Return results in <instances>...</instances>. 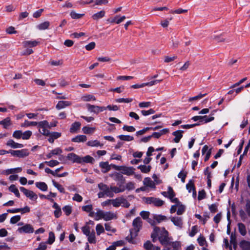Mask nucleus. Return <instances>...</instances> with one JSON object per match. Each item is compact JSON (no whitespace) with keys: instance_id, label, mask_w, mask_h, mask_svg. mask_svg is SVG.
Returning <instances> with one entry per match:
<instances>
[{"instance_id":"1","label":"nucleus","mask_w":250,"mask_h":250,"mask_svg":"<svg viewBox=\"0 0 250 250\" xmlns=\"http://www.w3.org/2000/svg\"><path fill=\"white\" fill-rule=\"evenodd\" d=\"M158 236V240L162 245L167 246L171 245V238L168 237V232L165 228H160Z\"/></svg>"},{"instance_id":"2","label":"nucleus","mask_w":250,"mask_h":250,"mask_svg":"<svg viewBox=\"0 0 250 250\" xmlns=\"http://www.w3.org/2000/svg\"><path fill=\"white\" fill-rule=\"evenodd\" d=\"M143 226V222L140 217L135 218L132 222L133 229H130V233L131 236H136L138 233L141 229Z\"/></svg>"},{"instance_id":"3","label":"nucleus","mask_w":250,"mask_h":250,"mask_svg":"<svg viewBox=\"0 0 250 250\" xmlns=\"http://www.w3.org/2000/svg\"><path fill=\"white\" fill-rule=\"evenodd\" d=\"M143 200L146 204H153L156 207H161L164 204L163 200L153 197H145Z\"/></svg>"},{"instance_id":"4","label":"nucleus","mask_w":250,"mask_h":250,"mask_svg":"<svg viewBox=\"0 0 250 250\" xmlns=\"http://www.w3.org/2000/svg\"><path fill=\"white\" fill-rule=\"evenodd\" d=\"M98 187L100 190H101L105 196L109 197H113L114 194L112 193L111 190H110V187L109 188L108 186L103 183H100L98 185Z\"/></svg>"},{"instance_id":"5","label":"nucleus","mask_w":250,"mask_h":250,"mask_svg":"<svg viewBox=\"0 0 250 250\" xmlns=\"http://www.w3.org/2000/svg\"><path fill=\"white\" fill-rule=\"evenodd\" d=\"M86 106L88 111L90 112H93L96 114H98L100 112H103V111L106 110L105 106H99L95 105H91L89 104H86Z\"/></svg>"},{"instance_id":"6","label":"nucleus","mask_w":250,"mask_h":250,"mask_svg":"<svg viewBox=\"0 0 250 250\" xmlns=\"http://www.w3.org/2000/svg\"><path fill=\"white\" fill-rule=\"evenodd\" d=\"M153 218L154 220L151 219L147 220V222L152 226L155 225L156 223H160L162 221L167 220V217L163 215L154 214L153 215Z\"/></svg>"},{"instance_id":"7","label":"nucleus","mask_w":250,"mask_h":250,"mask_svg":"<svg viewBox=\"0 0 250 250\" xmlns=\"http://www.w3.org/2000/svg\"><path fill=\"white\" fill-rule=\"evenodd\" d=\"M109 176L113 177L114 180L117 182V185L121 184L123 185L125 183V177L120 173L115 172L113 174H109Z\"/></svg>"},{"instance_id":"8","label":"nucleus","mask_w":250,"mask_h":250,"mask_svg":"<svg viewBox=\"0 0 250 250\" xmlns=\"http://www.w3.org/2000/svg\"><path fill=\"white\" fill-rule=\"evenodd\" d=\"M17 231L20 233H31L34 232V229L30 224H26L22 227L19 228Z\"/></svg>"},{"instance_id":"9","label":"nucleus","mask_w":250,"mask_h":250,"mask_svg":"<svg viewBox=\"0 0 250 250\" xmlns=\"http://www.w3.org/2000/svg\"><path fill=\"white\" fill-rule=\"evenodd\" d=\"M20 189L27 197L31 200H36L38 198L37 194L33 191L29 190L22 187H20Z\"/></svg>"},{"instance_id":"10","label":"nucleus","mask_w":250,"mask_h":250,"mask_svg":"<svg viewBox=\"0 0 250 250\" xmlns=\"http://www.w3.org/2000/svg\"><path fill=\"white\" fill-rule=\"evenodd\" d=\"M117 218L116 213L111 211H104L103 219L104 221H108Z\"/></svg>"},{"instance_id":"11","label":"nucleus","mask_w":250,"mask_h":250,"mask_svg":"<svg viewBox=\"0 0 250 250\" xmlns=\"http://www.w3.org/2000/svg\"><path fill=\"white\" fill-rule=\"evenodd\" d=\"M134 168L132 167H127L125 166H121L120 170L121 171V173L126 175H131L134 173Z\"/></svg>"},{"instance_id":"12","label":"nucleus","mask_w":250,"mask_h":250,"mask_svg":"<svg viewBox=\"0 0 250 250\" xmlns=\"http://www.w3.org/2000/svg\"><path fill=\"white\" fill-rule=\"evenodd\" d=\"M67 159L73 163L81 164V157L74 153H70L67 154Z\"/></svg>"},{"instance_id":"13","label":"nucleus","mask_w":250,"mask_h":250,"mask_svg":"<svg viewBox=\"0 0 250 250\" xmlns=\"http://www.w3.org/2000/svg\"><path fill=\"white\" fill-rule=\"evenodd\" d=\"M70 105H71V103L69 101H60L58 102V104L56 106V108L58 110H60L61 109L65 108V107L70 106Z\"/></svg>"},{"instance_id":"14","label":"nucleus","mask_w":250,"mask_h":250,"mask_svg":"<svg viewBox=\"0 0 250 250\" xmlns=\"http://www.w3.org/2000/svg\"><path fill=\"white\" fill-rule=\"evenodd\" d=\"M118 187L115 186H110V190L112 192V193H119L120 192H123L125 190V187L123 185H121V184L117 185Z\"/></svg>"},{"instance_id":"15","label":"nucleus","mask_w":250,"mask_h":250,"mask_svg":"<svg viewBox=\"0 0 250 250\" xmlns=\"http://www.w3.org/2000/svg\"><path fill=\"white\" fill-rule=\"evenodd\" d=\"M99 166L102 168V172L105 173L111 169V166L108 164L107 162H102L100 163Z\"/></svg>"},{"instance_id":"16","label":"nucleus","mask_w":250,"mask_h":250,"mask_svg":"<svg viewBox=\"0 0 250 250\" xmlns=\"http://www.w3.org/2000/svg\"><path fill=\"white\" fill-rule=\"evenodd\" d=\"M184 132L183 130H177L172 133V135L175 136V138L173 139V141L176 143H178L179 142L180 140L183 137L182 133Z\"/></svg>"},{"instance_id":"17","label":"nucleus","mask_w":250,"mask_h":250,"mask_svg":"<svg viewBox=\"0 0 250 250\" xmlns=\"http://www.w3.org/2000/svg\"><path fill=\"white\" fill-rule=\"evenodd\" d=\"M6 145L13 148H21L23 146L22 144L16 143L14 140L11 139L9 140L7 142Z\"/></svg>"},{"instance_id":"18","label":"nucleus","mask_w":250,"mask_h":250,"mask_svg":"<svg viewBox=\"0 0 250 250\" xmlns=\"http://www.w3.org/2000/svg\"><path fill=\"white\" fill-rule=\"evenodd\" d=\"M170 220L175 226H176L180 228H182L183 225L182 219L181 217H172Z\"/></svg>"},{"instance_id":"19","label":"nucleus","mask_w":250,"mask_h":250,"mask_svg":"<svg viewBox=\"0 0 250 250\" xmlns=\"http://www.w3.org/2000/svg\"><path fill=\"white\" fill-rule=\"evenodd\" d=\"M61 136V133L58 132H50V135H49V138L48 139V141L50 143H53L55 139H58Z\"/></svg>"},{"instance_id":"20","label":"nucleus","mask_w":250,"mask_h":250,"mask_svg":"<svg viewBox=\"0 0 250 250\" xmlns=\"http://www.w3.org/2000/svg\"><path fill=\"white\" fill-rule=\"evenodd\" d=\"M239 246L242 250H250V242L243 240L240 242Z\"/></svg>"},{"instance_id":"21","label":"nucleus","mask_w":250,"mask_h":250,"mask_svg":"<svg viewBox=\"0 0 250 250\" xmlns=\"http://www.w3.org/2000/svg\"><path fill=\"white\" fill-rule=\"evenodd\" d=\"M87 137L84 135H79L73 138L71 140L72 142L76 143L84 142L86 141Z\"/></svg>"},{"instance_id":"22","label":"nucleus","mask_w":250,"mask_h":250,"mask_svg":"<svg viewBox=\"0 0 250 250\" xmlns=\"http://www.w3.org/2000/svg\"><path fill=\"white\" fill-rule=\"evenodd\" d=\"M238 229L240 234L243 236L247 234L246 226L242 223H239L237 224Z\"/></svg>"},{"instance_id":"23","label":"nucleus","mask_w":250,"mask_h":250,"mask_svg":"<svg viewBox=\"0 0 250 250\" xmlns=\"http://www.w3.org/2000/svg\"><path fill=\"white\" fill-rule=\"evenodd\" d=\"M213 115H214V113H212L211 116H209V117H208L207 115L201 116L200 123L206 124V123H208L212 121L214 119V117L213 116H212Z\"/></svg>"},{"instance_id":"24","label":"nucleus","mask_w":250,"mask_h":250,"mask_svg":"<svg viewBox=\"0 0 250 250\" xmlns=\"http://www.w3.org/2000/svg\"><path fill=\"white\" fill-rule=\"evenodd\" d=\"M81 124L80 122H76L71 125L70 128L71 133H75L80 128Z\"/></svg>"},{"instance_id":"25","label":"nucleus","mask_w":250,"mask_h":250,"mask_svg":"<svg viewBox=\"0 0 250 250\" xmlns=\"http://www.w3.org/2000/svg\"><path fill=\"white\" fill-rule=\"evenodd\" d=\"M39 43V42L36 41H26L23 42L24 47H32L36 46Z\"/></svg>"},{"instance_id":"26","label":"nucleus","mask_w":250,"mask_h":250,"mask_svg":"<svg viewBox=\"0 0 250 250\" xmlns=\"http://www.w3.org/2000/svg\"><path fill=\"white\" fill-rule=\"evenodd\" d=\"M160 230V227H155L153 229V230L151 234V238L152 239L153 242L155 243L157 241L158 236V232Z\"/></svg>"},{"instance_id":"27","label":"nucleus","mask_w":250,"mask_h":250,"mask_svg":"<svg viewBox=\"0 0 250 250\" xmlns=\"http://www.w3.org/2000/svg\"><path fill=\"white\" fill-rule=\"evenodd\" d=\"M143 182L144 184L147 187H149L151 188H155V184L154 182L150 178H145Z\"/></svg>"},{"instance_id":"28","label":"nucleus","mask_w":250,"mask_h":250,"mask_svg":"<svg viewBox=\"0 0 250 250\" xmlns=\"http://www.w3.org/2000/svg\"><path fill=\"white\" fill-rule=\"evenodd\" d=\"M137 168L139 169L142 172L144 173H147L150 171L151 169V166L149 165L146 166L145 165H143L139 166L137 167Z\"/></svg>"},{"instance_id":"29","label":"nucleus","mask_w":250,"mask_h":250,"mask_svg":"<svg viewBox=\"0 0 250 250\" xmlns=\"http://www.w3.org/2000/svg\"><path fill=\"white\" fill-rule=\"evenodd\" d=\"M29 153L27 149H22L21 150H17V157L20 158H23L28 156Z\"/></svg>"},{"instance_id":"30","label":"nucleus","mask_w":250,"mask_h":250,"mask_svg":"<svg viewBox=\"0 0 250 250\" xmlns=\"http://www.w3.org/2000/svg\"><path fill=\"white\" fill-rule=\"evenodd\" d=\"M81 164L82 163H93L94 159L89 155H86L83 157H81Z\"/></svg>"},{"instance_id":"31","label":"nucleus","mask_w":250,"mask_h":250,"mask_svg":"<svg viewBox=\"0 0 250 250\" xmlns=\"http://www.w3.org/2000/svg\"><path fill=\"white\" fill-rule=\"evenodd\" d=\"M36 186L37 188L43 191H46L48 188L47 185L46 184V183L43 182H36Z\"/></svg>"},{"instance_id":"32","label":"nucleus","mask_w":250,"mask_h":250,"mask_svg":"<svg viewBox=\"0 0 250 250\" xmlns=\"http://www.w3.org/2000/svg\"><path fill=\"white\" fill-rule=\"evenodd\" d=\"M122 197L116 198L114 199H111V204L114 207L118 208L122 205Z\"/></svg>"},{"instance_id":"33","label":"nucleus","mask_w":250,"mask_h":250,"mask_svg":"<svg viewBox=\"0 0 250 250\" xmlns=\"http://www.w3.org/2000/svg\"><path fill=\"white\" fill-rule=\"evenodd\" d=\"M49 25L50 22L48 21H46L38 24L37 28L40 30H43L48 29Z\"/></svg>"},{"instance_id":"34","label":"nucleus","mask_w":250,"mask_h":250,"mask_svg":"<svg viewBox=\"0 0 250 250\" xmlns=\"http://www.w3.org/2000/svg\"><path fill=\"white\" fill-rule=\"evenodd\" d=\"M105 15V12L104 10L100 11L94 14L92 16V18L94 20H98L102 18Z\"/></svg>"},{"instance_id":"35","label":"nucleus","mask_w":250,"mask_h":250,"mask_svg":"<svg viewBox=\"0 0 250 250\" xmlns=\"http://www.w3.org/2000/svg\"><path fill=\"white\" fill-rule=\"evenodd\" d=\"M186 188L189 192H190L191 190H193V193H196L195 187L192 180H190L189 182L187 184Z\"/></svg>"},{"instance_id":"36","label":"nucleus","mask_w":250,"mask_h":250,"mask_svg":"<svg viewBox=\"0 0 250 250\" xmlns=\"http://www.w3.org/2000/svg\"><path fill=\"white\" fill-rule=\"evenodd\" d=\"M11 124V120L9 117L6 118L4 120L0 121V125H2L4 128H7Z\"/></svg>"},{"instance_id":"37","label":"nucleus","mask_w":250,"mask_h":250,"mask_svg":"<svg viewBox=\"0 0 250 250\" xmlns=\"http://www.w3.org/2000/svg\"><path fill=\"white\" fill-rule=\"evenodd\" d=\"M82 100L84 102H89L90 101H95L96 98L93 95L87 94L82 97Z\"/></svg>"},{"instance_id":"38","label":"nucleus","mask_w":250,"mask_h":250,"mask_svg":"<svg viewBox=\"0 0 250 250\" xmlns=\"http://www.w3.org/2000/svg\"><path fill=\"white\" fill-rule=\"evenodd\" d=\"M9 190L15 194V196L18 198L20 197V194L18 188L16 187L15 185H11L9 188Z\"/></svg>"},{"instance_id":"39","label":"nucleus","mask_w":250,"mask_h":250,"mask_svg":"<svg viewBox=\"0 0 250 250\" xmlns=\"http://www.w3.org/2000/svg\"><path fill=\"white\" fill-rule=\"evenodd\" d=\"M52 184L53 185V186L57 188V189L61 192V193H65V190H64V188H63V187L58 184L57 182H56L54 180H53L52 181Z\"/></svg>"},{"instance_id":"40","label":"nucleus","mask_w":250,"mask_h":250,"mask_svg":"<svg viewBox=\"0 0 250 250\" xmlns=\"http://www.w3.org/2000/svg\"><path fill=\"white\" fill-rule=\"evenodd\" d=\"M197 242L200 246H207V243L205 238L202 235H200L197 239Z\"/></svg>"},{"instance_id":"41","label":"nucleus","mask_w":250,"mask_h":250,"mask_svg":"<svg viewBox=\"0 0 250 250\" xmlns=\"http://www.w3.org/2000/svg\"><path fill=\"white\" fill-rule=\"evenodd\" d=\"M38 125V122H31L25 120L24 122L21 125V127H28L29 126H36Z\"/></svg>"},{"instance_id":"42","label":"nucleus","mask_w":250,"mask_h":250,"mask_svg":"<svg viewBox=\"0 0 250 250\" xmlns=\"http://www.w3.org/2000/svg\"><path fill=\"white\" fill-rule=\"evenodd\" d=\"M104 211L98 209L97 212L95 213V216L94 219L95 220H99L101 219H103Z\"/></svg>"},{"instance_id":"43","label":"nucleus","mask_w":250,"mask_h":250,"mask_svg":"<svg viewBox=\"0 0 250 250\" xmlns=\"http://www.w3.org/2000/svg\"><path fill=\"white\" fill-rule=\"evenodd\" d=\"M119 138L123 141H131L134 140V137L129 135H120Z\"/></svg>"},{"instance_id":"44","label":"nucleus","mask_w":250,"mask_h":250,"mask_svg":"<svg viewBox=\"0 0 250 250\" xmlns=\"http://www.w3.org/2000/svg\"><path fill=\"white\" fill-rule=\"evenodd\" d=\"M70 15L71 17L73 19H79L82 18L84 15V14H78L76 13L74 11H72L71 12Z\"/></svg>"},{"instance_id":"45","label":"nucleus","mask_w":250,"mask_h":250,"mask_svg":"<svg viewBox=\"0 0 250 250\" xmlns=\"http://www.w3.org/2000/svg\"><path fill=\"white\" fill-rule=\"evenodd\" d=\"M55 240V237L54 233L52 231H50L49 233V237L46 243L51 245L54 243Z\"/></svg>"},{"instance_id":"46","label":"nucleus","mask_w":250,"mask_h":250,"mask_svg":"<svg viewBox=\"0 0 250 250\" xmlns=\"http://www.w3.org/2000/svg\"><path fill=\"white\" fill-rule=\"evenodd\" d=\"M86 144L90 146H101L100 142L97 140L89 141L87 142Z\"/></svg>"},{"instance_id":"47","label":"nucleus","mask_w":250,"mask_h":250,"mask_svg":"<svg viewBox=\"0 0 250 250\" xmlns=\"http://www.w3.org/2000/svg\"><path fill=\"white\" fill-rule=\"evenodd\" d=\"M88 236V241L90 243H95L96 239H95V234L94 231L92 232L89 235H87Z\"/></svg>"},{"instance_id":"48","label":"nucleus","mask_w":250,"mask_h":250,"mask_svg":"<svg viewBox=\"0 0 250 250\" xmlns=\"http://www.w3.org/2000/svg\"><path fill=\"white\" fill-rule=\"evenodd\" d=\"M44 163L49 167H54L59 164V162L57 160H52L50 161H45Z\"/></svg>"},{"instance_id":"49","label":"nucleus","mask_w":250,"mask_h":250,"mask_svg":"<svg viewBox=\"0 0 250 250\" xmlns=\"http://www.w3.org/2000/svg\"><path fill=\"white\" fill-rule=\"evenodd\" d=\"M96 230L98 235H100L102 233H103L104 231L103 226L100 224L97 225L96 227Z\"/></svg>"},{"instance_id":"50","label":"nucleus","mask_w":250,"mask_h":250,"mask_svg":"<svg viewBox=\"0 0 250 250\" xmlns=\"http://www.w3.org/2000/svg\"><path fill=\"white\" fill-rule=\"evenodd\" d=\"M32 133L31 131L27 130L23 133H22V139L23 140H28L31 136Z\"/></svg>"},{"instance_id":"51","label":"nucleus","mask_w":250,"mask_h":250,"mask_svg":"<svg viewBox=\"0 0 250 250\" xmlns=\"http://www.w3.org/2000/svg\"><path fill=\"white\" fill-rule=\"evenodd\" d=\"M22 132L21 130H16L13 133V137L17 139L22 138Z\"/></svg>"},{"instance_id":"52","label":"nucleus","mask_w":250,"mask_h":250,"mask_svg":"<svg viewBox=\"0 0 250 250\" xmlns=\"http://www.w3.org/2000/svg\"><path fill=\"white\" fill-rule=\"evenodd\" d=\"M38 126L40 128H46L49 126L48 122L47 121H41L38 123Z\"/></svg>"},{"instance_id":"53","label":"nucleus","mask_w":250,"mask_h":250,"mask_svg":"<svg viewBox=\"0 0 250 250\" xmlns=\"http://www.w3.org/2000/svg\"><path fill=\"white\" fill-rule=\"evenodd\" d=\"M245 210L248 215L250 217V200L249 199L246 201Z\"/></svg>"},{"instance_id":"54","label":"nucleus","mask_w":250,"mask_h":250,"mask_svg":"<svg viewBox=\"0 0 250 250\" xmlns=\"http://www.w3.org/2000/svg\"><path fill=\"white\" fill-rule=\"evenodd\" d=\"M247 213L243 209H241L239 210V216L243 221H245V220L247 219Z\"/></svg>"},{"instance_id":"55","label":"nucleus","mask_w":250,"mask_h":250,"mask_svg":"<svg viewBox=\"0 0 250 250\" xmlns=\"http://www.w3.org/2000/svg\"><path fill=\"white\" fill-rule=\"evenodd\" d=\"M133 101L132 98H119L115 100L117 103H130Z\"/></svg>"},{"instance_id":"56","label":"nucleus","mask_w":250,"mask_h":250,"mask_svg":"<svg viewBox=\"0 0 250 250\" xmlns=\"http://www.w3.org/2000/svg\"><path fill=\"white\" fill-rule=\"evenodd\" d=\"M21 220L20 215H16L11 218L10 222L12 224H14L18 222Z\"/></svg>"},{"instance_id":"57","label":"nucleus","mask_w":250,"mask_h":250,"mask_svg":"<svg viewBox=\"0 0 250 250\" xmlns=\"http://www.w3.org/2000/svg\"><path fill=\"white\" fill-rule=\"evenodd\" d=\"M177 207H178L177 214L178 215L182 214L185 210V207L181 204L179 206H177Z\"/></svg>"},{"instance_id":"58","label":"nucleus","mask_w":250,"mask_h":250,"mask_svg":"<svg viewBox=\"0 0 250 250\" xmlns=\"http://www.w3.org/2000/svg\"><path fill=\"white\" fill-rule=\"evenodd\" d=\"M62 210L67 216L69 215L72 212L71 207L69 206H65L62 208Z\"/></svg>"},{"instance_id":"59","label":"nucleus","mask_w":250,"mask_h":250,"mask_svg":"<svg viewBox=\"0 0 250 250\" xmlns=\"http://www.w3.org/2000/svg\"><path fill=\"white\" fill-rule=\"evenodd\" d=\"M140 215L144 219H148V220H149V216L150 215L149 212L146 211H142L140 213Z\"/></svg>"},{"instance_id":"60","label":"nucleus","mask_w":250,"mask_h":250,"mask_svg":"<svg viewBox=\"0 0 250 250\" xmlns=\"http://www.w3.org/2000/svg\"><path fill=\"white\" fill-rule=\"evenodd\" d=\"M167 198H168L169 199L170 198H173L175 196L174 192L172 188L171 187H168V190H167Z\"/></svg>"},{"instance_id":"61","label":"nucleus","mask_w":250,"mask_h":250,"mask_svg":"<svg viewBox=\"0 0 250 250\" xmlns=\"http://www.w3.org/2000/svg\"><path fill=\"white\" fill-rule=\"evenodd\" d=\"M230 242L233 245V248L236 249L237 247L236 239L235 234L231 233L230 235Z\"/></svg>"},{"instance_id":"62","label":"nucleus","mask_w":250,"mask_h":250,"mask_svg":"<svg viewBox=\"0 0 250 250\" xmlns=\"http://www.w3.org/2000/svg\"><path fill=\"white\" fill-rule=\"evenodd\" d=\"M82 230L84 234L87 236L89 235L91 232H90V227L87 226H85L82 228Z\"/></svg>"},{"instance_id":"63","label":"nucleus","mask_w":250,"mask_h":250,"mask_svg":"<svg viewBox=\"0 0 250 250\" xmlns=\"http://www.w3.org/2000/svg\"><path fill=\"white\" fill-rule=\"evenodd\" d=\"M153 246L149 241H147L144 244V247L146 250H150Z\"/></svg>"},{"instance_id":"64","label":"nucleus","mask_w":250,"mask_h":250,"mask_svg":"<svg viewBox=\"0 0 250 250\" xmlns=\"http://www.w3.org/2000/svg\"><path fill=\"white\" fill-rule=\"evenodd\" d=\"M47 243L46 242H42L41 243L39 247L36 249V250H45L47 248Z\"/></svg>"}]
</instances>
